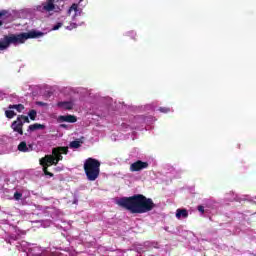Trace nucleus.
Segmentation results:
<instances>
[{"label": "nucleus", "mask_w": 256, "mask_h": 256, "mask_svg": "<svg viewBox=\"0 0 256 256\" xmlns=\"http://www.w3.org/2000/svg\"><path fill=\"white\" fill-rule=\"evenodd\" d=\"M117 205L126 209V211L132 214H143L153 211L157 205L153 202V199L147 198L143 194H135L130 197H122L117 201Z\"/></svg>", "instance_id": "nucleus-1"}, {"label": "nucleus", "mask_w": 256, "mask_h": 256, "mask_svg": "<svg viewBox=\"0 0 256 256\" xmlns=\"http://www.w3.org/2000/svg\"><path fill=\"white\" fill-rule=\"evenodd\" d=\"M27 39H34V30L27 33L5 35L2 41H0V51L9 49L11 45H21Z\"/></svg>", "instance_id": "nucleus-2"}, {"label": "nucleus", "mask_w": 256, "mask_h": 256, "mask_svg": "<svg viewBox=\"0 0 256 256\" xmlns=\"http://www.w3.org/2000/svg\"><path fill=\"white\" fill-rule=\"evenodd\" d=\"M69 153V147L58 146L52 149V155H46L40 159L42 167H51V165H58L59 161H63V155Z\"/></svg>", "instance_id": "nucleus-3"}, {"label": "nucleus", "mask_w": 256, "mask_h": 256, "mask_svg": "<svg viewBox=\"0 0 256 256\" xmlns=\"http://www.w3.org/2000/svg\"><path fill=\"white\" fill-rule=\"evenodd\" d=\"M84 172L88 181H97L101 173V162L95 158H87L84 162Z\"/></svg>", "instance_id": "nucleus-4"}, {"label": "nucleus", "mask_w": 256, "mask_h": 256, "mask_svg": "<svg viewBox=\"0 0 256 256\" xmlns=\"http://www.w3.org/2000/svg\"><path fill=\"white\" fill-rule=\"evenodd\" d=\"M149 168V162H143L141 160H138L130 165V171L131 173L143 171V169Z\"/></svg>", "instance_id": "nucleus-5"}, {"label": "nucleus", "mask_w": 256, "mask_h": 256, "mask_svg": "<svg viewBox=\"0 0 256 256\" xmlns=\"http://www.w3.org/2000/svg\"><path fill=\"white\" fill-rule=\"evenodd\" d=\"M23 125V122H21L17 117V119L12 122L10 127L14 131V133H18V135H23Z\"/></svg>", "instance_id": "nucleus-6"}, {"label": "nucleus", "mask_w": 256, "mask_h": 256, "mask_svg": "<svg viewBox=\"0 0 256 256\" xmlns=\"http://www.w3.org/2000/svg\"><path fill=\"white\" fill-rule=\"evenodd\" d=\"M55 1H56V3H59V1L63 3V1H65V0H48L47 2H44L42 4L43 11H48V12L54 11L55 10Z\"/></svg>", "instance_id": "nucleus-7"}, {"label": "nucleus", "mask_w": 256, "mask_h": 256, "mask_svg": "<svg viewBox=\"0 0 256 256\" xmlns=\"http://www.w3.org/2000/svg\"><path fill=\"white\" fill-rule=\"evenodd\" d=\"M60 123H77V116L75 115H61L58 117Z\"/></svg>", "instance_id": "nucleus-8"}, {"label": "nucleus", "mask_w": 256, "mask_h": 256, "mask_svg": "<svg viewBox=\"0 0 256 256\" xmlns=\"http://www.w3.org/2000/svg\"><path fill=\"white\" fill-rule=\"evenodd\" d=\"M57 107H60V109H65L66 111H71V109H73V102H70V101L58 102Z\"/></svg>", "instance_id": "nucleus-9"}, {"label": "nucleus", "mask_w": 256, "mask_h": 256, "mask_svg": "<svg viewBox=\"0 0 256 256\" xmlns=\"http://www.w3.org/2000/svg\"><path fill=\"white\" fill-rule=\"evenodd\" d=\"M176 217L177 219H181V217H183V219H187L189 217V212L187 211V209H177Z\"/></svg>", "instance_id": "nucleus-10"}, {"label": "nucleus", "mask_w": 256, "mask_h": 256, "mask_svg": "<svg viewBox=\"0 0 256 256\" xmlns=\"http://www.w3.org/2000/svg\"><path fill=\"white\" fill-rule=\"evenodd\" d=\"M33 149H30L29 147H27V142L22 141L20 142V144L18 145V151H21V153H29V151H32Z\"/></svg>", "instance_id": "nucleus-11"}, {"label": "nucleus", "mask_w": 256, "mask_h": 256, "mask_svg": "<svg viewBox=\"0 0 256 256\" xmlns=\"http://www.w3.org/2000/svg\"><path fill=\"white\" fill-rule=\"evenodd\" d=\"M39 129H45V125L39 124V123L31 124L28 126L27 131L33 132V131H37Z\"/></svg>", "instance_id": "nucleus-12"}, {"label": "nucleus", "mask_w": 256, "mask_h": 256, "mask_svg": "<svg viewBox=\"0 0 256 256\" xmlns=\"http://www.w3.org/2000/svg\"><path fill=\"white\" fill-rule=\"evenodd\" d=\"M8 109H16L18 113H21L25 110V106L23 104H10Z\"/></svg>", "instance_id": "nucleus-13"}, {"label": "nucleus", "mask_w": 256, "mask_h": 256, "mask_svg": "<svg viewBox=\"0 0 256 256\" xmlns=\"http://www.w3.org/2000/svg\"><path fill=\"white\" fill-rule=\"evenodd\" d=\"M81 141H77V140H74L72 142H70V148L71 149H79V147H81Z\"/></svg>", "instance_id": "nucleus-14"}, {"label": "nucleus", "mask_w": 256, "mask_h": 256, "mask_svg": "<svg viewBox=\"0 0 256 256\" xmlns=\"http://www.w3.org/2000/svg\"><path fill=\"white\" fill-rule=\"evenodd\" d=\"M28 117H30L31 121H35L37 119V110H30L28 112Z\"/></svg>", "instance_id": "nucleus-15"}, {"label": "nucleus", "mask_w": 256, "mask_h": 256, "mask_svg": "<svg viewBox=\"0 0 256 256\" xmlns=\"http://www.w3.org/2000/svg\"><path fill=\"white\" fill-rule=\"evenodd\" d=\"M17 117L19 118L21 123L24 124V125H25V123H31V121L29 120V116L18 115Z\"/></svg>", "instance_id": "nucleus-16"}, {"label": "nucleus", "mask_w": 256, "mask_h": 256, "mask_svg": "<svg viewBox=\"0 0 256 256\" xmlns=\"http://www.w3.org/2000/svg\"><path fill=\"white\" fill-rule=\"evenodd\" d=\"M5 115L7 117V119H13V117H15V115H17V113H15V111L9 109L5 111Z\"/></svg>", "instance_id": "nucleus-17"}, {"label": "nucleus", "mask_w": 256, "mask_h": 256, "mask_svg": "<svg viewBox=\"0 0 256 256\" xmlns=\"http://www.w3.org/2000/svg\"><path fill=\"white\" fill-rule=\"evenodd\" d=\"M43 167V172H44V175H48V177H53V173L49 172V167L47 166H42Z\"/></svg>", "instance_id": "nucleus-18"}, {"label": "nucleus", "mask_w": 256, "mask_h": 256, "mask_svg": "<svg viewBox=\"0 0 256 256\" xmlns=\"http://www.w3.org/2000/svg\"><path fill=\"white\" fill-rule=\"evenodd\" d=\"M159 112L160 113H170L171 112V108H169V107H160L159 108Z\"/></svg>", "instance_id": "nucleus-19"}, {"label": "nucleus", "mask_w": 256, "mask_h": 256, "mask_svg": "<svg viewBox=\"0 0 256 256\" xmlns=\"http://www.w3.org/2000/svg\"><path fill=\"white\" fill-rule=\"evenodd\" d=\"M21 197H23V194L21 192H15L14 193L15 201H20Z\"/></svg>", "instance_id": "nucleus-20"}, {"label": "nucleus", "mask_w": 256, "mask_h": 256, "mask_svg": "<svg viewBox=\"0 0 256 256\" xmlns=\"http://www.w3.org/2000/svg\"><path fill=\"white\" fill-rule=\"evenodd\" d=\"M63 27V23L58 22L56 25L53 26L52 31H58V29H61Z\"/></svg>", "instance_id": "nucleus-21"}, {"label": "nucleus", "mask_w": 256, "mask_h": 256, "mask_svg": "<svg viewBox=\"0 0 256 256\" xmlns=\"http://www.w3.org/2000/svg\"><path fill=\"white\" fill-rule=\"evenodd\" d=\"M77 9H79V6L77 4H72L69 11H77Z\"/></svg>", "instance_id": "nucleus-22"}, {"label": "nucleus", "mask_w": 256, "mask_h": 256, "mask_svg": "<svg viewBox=\"0 0 256 256\" xmlns=\"http://www.w3.org/2000/svg\"><path fill=\"white\" fill-rule=\"evenodd\" d=\"M197 210L200 212V213H205V207L203 206V205H199L198 207H197Z\"/></svg>", "instance_id": "nucleus-23"}, {"label": "nucleus", "mask_w": 256, "mask_h": 256, "mask_svg": "<svg viewBox=\"0 0 256 256\" xmlns=\"http://www.w3.org/2000/svg\"><path fill=\"white\" fill-rule=\"evenodd\" d=\"M36 105H39L40 107H47V103L41 101L36 102Z\"/></svg>", "instance_id": "nucleus-24"}, {"label": "nucleus", "mask_w": 256, "mask_h": 256, "mask_svg": "<svg viewBox=\"0 0 256 256\" xmlns=\"http://www.w3.org/2000/svg\"><path fill=\"white\" fill-rule=\"evenodd\" d=\"M6 15H7V11L5 10L0 11V19L1 17H5Z\"/></svg>", "instance_id": "nucleus-25"}, {"label": "nucleus", "mask_w": 256, "mask_h": 256, "mask_svg": "<svg viewBox=\"0 0 256 256\" xmlns=\"http://www.w3.org/2000/svg\"><path fill=\"white\" fill-rule=\"evenodd\" d=\"M10 239H12V241H17V236H10Z\"/></svg>", "instance_id": "nucleus-26"}, {"label": "nucleus", "mask_w": 256, "mask_h": 256, "mask_svg": "<svg viewBox=\"0 0 256 256\" xmlns=\"http://www.w3.org/2000/svg\"><path fill=\"white\" fill-rule=\"evenodd\" d=\"M60 127H62V129H67V124H61Z\"/></svg>", "instance_id": "nucleus-27"}, {"label": "nucleus", "mask_w": 256, "mask_h": 256, "mask_svg": "<svg viewBox=\"0 0 256 256\" xmlns=\"http://www.w3.org/2000/svg\"><path fill=\"white\" fill-rule=\"evenodd\" d=\"M67 29L72 30V29H73V27H69V26H68V27H67Z\"/></svg>", "instance_id": "nucleus-28"}, {"label": "nucleus", "mask_w": 256, "mask_h": 256, "mask_svg": "<svg viewBox=\"0 0 256 256\" xmlns=\"http://www.w3.org/2000/svg\"><path fill=\"white\" fill-rule=\"evenodd\" d=\"M1 25H3V21H0V27H1Z\"/></svg>", "instance_id": "nucleus-29"}]
</instances>
